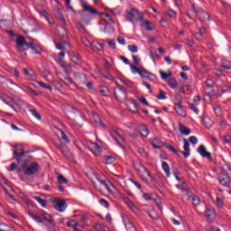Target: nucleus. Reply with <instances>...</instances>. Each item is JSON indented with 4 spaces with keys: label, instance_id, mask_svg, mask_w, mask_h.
Instances as JSON below:
<instances>
[{
    "label": "nucleus",
    "instance_id": "1",
    "mask_svg": "<svg viewBox=\"0 0 231 231\" xmlns=\"http://www.w3.org/2000/svg\"><path fill=\"white\" fill-rule=\"evenodd\" d=\"M28 215L30 216V217L35 220L36 223H44V219H45V221L48 222L47 224H45V226H47L49 230L59 231V229L57 228V226L55 225V220H53V217H51V215L48 214L47 212L42 211L41 216H39V215H35L32 211H29Z\"/></svg>",
    "mask_w": 231,
    "mask_h": 231
},
{
    "label": "nucleus",
    "instance_id": "2",
    "mask_svg": "<svg viewBox=\"0 0 231 231\" xmlns=\"http://www.w3.org/2000/svg\"><path fill=\"white\" fill-rule=\"evenodd\" d=\"M110 134L117 142L118 145H122L125 142V137H124V133L121 129L112 130Z\"/></svg>",
    "mask_w": 231,
    "mask_h": 231
},
{
    "label": "nucleus",
    "instance_id": "3",
    "mask_svg": "<svg viewBox=\"0 0 231 231\" xmlns=\"http://www.w3.org/2000/svg\"><path fill=\"white\" fill-rule=\"evenodd\" d=\"M114 95L119 102H124L127 98L126 90L118 87L117 88H115Z\"/></svg>",
    "mask_w": 231,
    "mask_h": 231
},
{
    "label": "nucleus",
    "instance_id": "4",
    "mask_svg": "<svg viewBox=\"0 0 231 231\" xmlns=\"http://www.w3.org/2000/svg\"><path fill=\"white\" fill-rule=\"evenodd\" d=\"M30 42H26V39H24V36H19L16 39V50L18 51H24V46H26V48H29Z\"/></svg>",
    "mask_w": 231,
    "mask_h": 231
},
{
    "label": "nucleus",
    "instance_id": "5",
    "mask_svg": "<svg viewBox=\"0 0 231 231\" xmlns=\"http://www.w3.org/2000/svg\"><path fill=\"white\" fill-rule=\"evenodd\" d=\"M39 172V164L37 162H32L24 171L26 176H32V174H37Z\"/></svg>",
    "mask_w": 231,
    "mask_h": 231
},
{
    "label": "nucleus",
    "instance_id": "6",
    "mask_svg": "<svg viewBox=\"0 0 231 231\" xmlns=\"http://www.w3.org/2000/svg\"><path fill=\"white\" fill-rule=\"evenodd\" d=\"M116 84L119 88L125 89V91H126V88H133V83L124 79H117Z\"/></svg>",
    "mask_w": 231,
    "mask_h": 231
},
{
    "label": "nucleus",
    "instance_id": "7",
    "mask_svg": "<svg viewBox=\"0 0 231 231\" xmlns=\"http://www.w3.org/2000/svg\"><path fill=\"white\" fill-rule=\"evenodd\" d=\"M26 154H28V152H18L17 150H14L13 158L16 160L18 163H21V162H26V159H25Z\"/></svg>",
    "mask_w": 231,
    "mask_h": 231
},
{
    "label": "nucleus",
    "instance_id": "8",
    "mask_svg": "<svg viewBox=\"0 0 231 231\" xmlns=\"http://www.w3.org/2000/svg\"><path fill=\"white\" fill-rule=\"evenodd\" d=\"M174 110L176 111L177 115L179 116H183V118H186L187 116V111H185V106L181 105V103H174Z\"/></svg>",
    "mask_w": 231,
    "mask_h": 231
},
{
    "label": "nucleus",
    "instance_id": "9",
    "mask_svg": "<svg viewBox=\"0 0 231 231\" xmlns=\"http://www.w3.org/2000/svg\"><path fill=\"white\" fill-rule=\"evenodd\" d=\"M89 150L95 156H100L102 146L98 145L97 143H90Z\"/></svg>",
    "mask_w": 231,
    "mask_h": 231
},
{
    "label": "nucleus",
    "instance_id": "10",
    "mask_svg": "<svg viewBox=\"0 0 231 231\" xmlns=\"http://www.w3.org/2000/svg\"><path fill=\"white\" fill-rule=\"evenodd\" d=\"M198 152L202 156V158H208V160H212V154L207 151L205 145L201 144L198 148Z\"/></svg>",
    "mask_w": 231,
    "mask_h": 231
},
{
    "label": "nucleus",
    "instance_id": "11",
    "mask_svg": "<svg viewBox=\"0 0 231 231\" xmlns=\"http://www.w3.org/2000/svg\"><path fill=\"white\" fill-rule=\"evenodd\" d=\"M99 185L100 186L96 187V189H97L99 192H102V187L103 189H107L108 192H111V187H113V184H111V182L107 180H99Z\"/></svg>",
    "mask_w": 231,
    "mask_h": 231
},
{
    "label": "nucleus",
    "instance_id": "12",
    "mask_svg": "<svg viewBox=\"0 0 231 231\" xmlns=\"http://www.w3.org/2000/svg\"><path fill=\"white\" fill-rule=\"evenodd\" d=\"M0 185L3 187L4 190H5L6 194H8L10 190H14V189L8 184V180L5 177H0Z\"/></svg>",
    "mask_w": 231,
    "mask_h": 231
},
{
    "label": "nucleus",
    "instance_id": "13",
    "mask_svg": "<svg viewBox=\"0 0 231 231\" xmlns=\"http://www.w3.org/2000/svg\"><path fill=\"white\" fill-rule=\"evenodd\" d=\"M218 180L223 187H228V185H230V177H228L226 174L221 173L218 177Z\"/></svg>",
    "mask_w": 231,
    "mask_h": 231
},
{
    "label": "nucleus",
    "instance_id": "14",
    "mask_svg": "<svg viewBox=\"0 0 231 231\" xmlns=\"http://www.w3.org/2000/svg\"><path fill=\"white\" fill-rule=\"evenodd\" d=\"M57 75H58V79H60V80H61L65 86H68L69 88V86L73 84V79H71V77L69 76L62 77V74H60V73H58Z\"/></svg>",
    "mask_w": 231,
    "mask_h": 231
},
{
    "label": "nucleus",
    "instance_id": "15",
    "mask_svg": "<svg viewBox=\"0 0 231 231\" xmlns=\"http://www.w3.org/2000/svg\"><path fill=\"white\" fill-rule=\"evenodd\" d=\"M57 149H59V151H60V152H62L63 156H65V158H71V152L69 150H68V148H66V146L62 145V144H56Z\"/></svg>",
    "mask_w": 231,
    "mask_h": 231
},
{
    "label": "nucleus",
    "instance_id": "16",
    "mask_svg": "<svg viewBox=\"0 0 231 231\" xmlns=\"http://www.w3.org/2000/svg\"><path fill=\"white\" fill-rule=\"evenodd\" d=\"M66 207H68V204H66V201L64 200H58L54 205V208L59 212H64L66 210Z\"/></svg>",
    "mask_w": 231,
    "mask_h": 231
},
{
    "label": "nucleus",
    "instance_id": "17",
    "mask_svg": "<svg viewBox=\"0 0 231 231\" xmlns=\"http://www.w3.org/2000/svg\"><path fill=\"white\" fill-rule=\"evenodd\" d=\"M183 143L185 152H181V154H183L184 158H189V156H190V144L187 139H183Z\"/></svg>",
    "mask_w": 231,
    "mask_h": 231
},
{
    "label": "nucleus",
    "instance_id": "18",
    "mask_svg": "<svg viewBox=\"0 0 231 231\" xmlns=\"http://www.w3.org/2000/svg\"><path fill=\"white\" fill-rule=\"evenodd\" d=\"M137 15L138 9H131L126 15V19L127 21H130V23H133L134 21V17H136Z\"/></svg>",
    "mask_w": 231,
    "mask_h": 231
},
{
    "label": "nucleus",
    "instance_id": "19",
    "mask_svg": "<svg viewBox=\"0 0 231 231\" xmlns=\"http://www.w3.org/2000/svg\"><path fill=\"white\" fill-rule=\"evenodd\" d=\"M24 104V101L19 99V98H14V101L13 102V108L16 111L19 112L21 111L22 106Z\"/></svg>",
    "mask_w": 231,
    "mask_h": 231
},
{
    "label": "nucleus",
    "instance_id": "20",
    "mask_svg": "<svg viewBox=\"0 0 231 231\" xmlns=\"http://www.w3.org/2000/svg\"><path fill=\"white\" fill-rule=\"evenodd\" d=\"M82 7L84 12H88V14H91L92 15H98V11L97 9L88 5L87 4H82Z\"/></svg>",
    "mask_w": 231,
    "mask_h": 231
},
{
    "label": "nucleus",
    "instance_id": "21",
    "mask_svg": "<svg viewBox=\"0 0 231 231\" xmlns=\"http://www.w3.org/2000/svg\"><path fill=\"white\" fill-rule=\"evenodd\" d=\"M31 50H32L33 53L36 54H41L42 53V48H41V46L33 43V42H29V47Z\"/></svg>",
    "mask_w": 231,
    "mask_h": 231
},
{
    "label": "nucleus",
    "instance_id": "22",
    "mask_svg": "<svg viewBox=\"0 0 231 231\" xmlns=\"http://www.w3.org/2000/svg\"><path fill=\"white\" fill-rule=\"evenodd\" d=\"M129 111H132V113H138V104H136L135 101H130L126 104Z\"/></svg>",
    "mask_w": 231,
    "mask_h": 231
},
{
    "label": "nucleus",
    "instance_id": "23",
    "mask_svg": "<svg viewBox=\"0 0 231 231\" xmlns=\"http://www.w3.org/2000/svg\"><path fill=\"white\" fill-rule=\"evenodd\" d=\"M206 216L208 217V219H214V217H216V209L210 207H207Z\"/></svg>",
    "mask_w": 231,
    "mask_h": 231
},
{
    "label": "nucleus",
    "instance_id": "24",
    "mask_svg": "<svg viewBox=\"0 0 231 231\" xmlns=\"http://www.w3.org/2000/svg\"><path fill=\"white\" fill-rule=\"evenodd\" d=\"M199 19L201 21V23H207V21H209L210 19V14L203 11L200 14H199Z\"/></svg>",
    "mask_w": 231,
    "mask_h": 231
},
{
    "label": "nucleus",
    "instance_id": "25",
    "mask_svg": "<svg viewBox=\"0 0 231 231\" xmlns=\"http://www.w3.org/2000/svg\"><path fill=\"white\" fill-rule=\"evenodd\" d=\"M162 168L164 171L167 178H171V166L166 162H162Z\"/></svg>",
    "mask_w": 231,
    "mask_h": 231
},
{
    "label": "nucleus",
    "instance_id": "26",
    "mask_svg": "<svg viewBox=\"0 0 231 231\" xmlns=\"http://www.w3.org/2000/svg\"><path fill=\"white\" fill-rule=\"evenodd\" d=\"M179 131L181 133V134H184L185 136H189V134H190V129H189L182 124L179 125Z\"/></svg>",
    "mask_w": 231,
    "mask_h": 231
},
{
    "label": "nucleus",
    "instance_id": "27",
    "mask_svg": "<svg viewBox=\"0 0 231 231\" xmlns=\"http://www.w3.org/2000/svg\"><path fill=\"white\" fill-rule=\"evenodd\" d=\"M138 75H140L142 79H151V77H152V74L149 73L144 69H140Z\"/></svg>",
    "mask_w": 231,
    "mask_h": 231
},
{
    "label": "nucleus",
    "instance_id": "28",
    "mask_svg": "<svg viewBox=\"0 0 231 231\" xmlns=\"http://www.w3.org/2000/svg\"><path fill=\"white\" fill-rule=\"evenodd\" d=\"M122 219L125 223L126 228H133V223H131V219L126 215L122 216Z\"/></svg>",
    "mask_w": 231,
    "mask_h": 231
},
{
    "label": "nucleus",
    "instance_id": "29",
    "mask_svg": "<svg viewBox=\"0 0 231 231\" xmlns=\"http://www.w3.org/2000/svg\"><path fill=\"white\" fill-rule=\"evenodd\" d=\"M1 100H3L5 104H7V106H10V107H13L14 101L15 100V98L10 97H1Z\"/></svg>",
    "mask_w": 231,
    "mask_h": 231
},
{
    "label": "nucleus",
    "instance_id": "30",
    "mask_svg": "<svg viewBox=\"0 0 231 231\" xmlns=\"http://www.w3.org/2000/svg\"><path fill=\"white\" fill-rule=\"evenodd\" d=\"M41 15H42V17H44V19H46V21H48V23H50V24H53V18H51V16H50V14H48V12H46V11H41Z\"/></svg>",
    "mask_w": 231,
    "mask_h": 231
},
{
    "label": "nucleus",
    "instance_id": "31",
    "mask_svg": "<svg viewBox=\"0 0 231 231\" xmlns=\"http://www.w3.org/2000/svg\"><path fill=\"white\" fill-rule=\"evenodd\" d=\"M168 86H170L171 89H176V88H178V81L174 78H170L168 79Z\"/></svg>",
    "mask_w": 231,
    "mask_h": 231
},
{
    "label": "nucleus",
    "instance_id": "32",
    "mask_svg": "<svg viewBox=\"0 0 231 231\" xmlns=\"http://www.w3.org/2000/svg\"><path fill=\"white\" fill-rule=\"evenodd\" d=\"M148 215L150 216V217L152 219H155V220H158L160 219V215L158 214V212H156V210L154 209H152L148 212Z\"/></svg>",
    "mask_w": 231,
    "mask_h": 231
},
{
    "label": "nucleus",
    "instance_id": "33",
    "mask_svg": "<svg viewBox=\"0 0 231 231\" xmlns=\"http://www.w3.org/2000/svg\"><path fill=\"white\" fill-rule=\"evenodd\" d=\"M165 14H166L167 17H170V19H176V17L178 15L177 13L172 9L167 10Z\"/></svg>",
    "mask_w": 231,
    "mask_h": 231
},
{
    "label": "nucleus",
    "instance_id": "34",
    "mask_svg": "<svg viewBox=\"0 0 231 231\" xmlns=\"http://www.w3.org/2000/svg\"><path fill=\"white\" fill-rule=\"evenodd\" d=\"M163 145L166 149H168V151H171L174 154H179L180 151H178L176 148H173L172 145H171L167 143H165Z\"/></svg>",
    "mask_w": 231,
    "mask_h": 231
},
{
    "label": "nucleus",
    "instance_id": "35",
    "mask_svg": "<svg viewBox=\"0 0 231 231\" xmlns=\"http://www.w3.org/2000/svg\"><path fill=\"white\" fill-rule=\"evenodd\" d=\"M140 134L143 135V138H147V136H149V130L145 126H141Z\"/></svg>",
    "mask_w": 231,
    "mask_h": 231
},
{
    "label": "nucleus",
    "instance_id": "36",
    "mask_svg": "<svg viewBox=\"0 0 231 231\" xmlns=\"http://www.w3.org/2000/svg\"><path fill=\"white\" fill-rule=\"evenodd\" d=\"M202 122H203L204 125H205L208 129H209V127H212V120H210V118H208V117H204V118L202 119Z\"/></svg>",
    "mask_w": 231,
    "mask_h": 231
},
{
    "label": "nucleus",
    "instance_id": "37",
    "mask_svg": "<svg viewBox=\"0 0 231 231\" xmlns=\"http://www.w3.org/2000/svg\"><path fill=\"white\" fill-rule=\"evenodd\" d=\"M93 117L96 124H97L99 127H106V125H103L102 120H100V116H98V115L94 114Z\"/></svg>",
    "mask_w": 231,
    "mask_h": 231
},
{
    "label": "nucleus",
    "instance_id": "38",
    "mask_svg": "<svg viewBox=\"0 0 231 231\" xmlns=\"http://www.w3.org/2000/svg\"><path fill=\"white\" fill-rule=\"evenodd\" d=\"M81 42L84 46H87V48H91L93 46V43H91L87 37H83Z\"/></svg>",
    "mask_w": 231,
    "mask_h": 231
},
{
    "label": "nucleus",
    "instance_id": "39",
    "mask_svg": "<svg viewBox=\"0 0 231 231\" xmlns=\"http://www.w3.org/2000/svg\"><path fill=\"white\" fill-rule=\"evenodd\" d=\"M58 183H60V185H66V183H68V180L64 176L59 175Z\"/></svg>",
    "mask_w": 231,
    "mask_h": 231
},
{
    "label": "nucleus",
    "instance_id": "40",
    "mask_svg": "<svg viewBox=\"0 0 231 231\" xmlns=\"http://www.w3.org/2000/svg\"><path fill=\"white\" fill-rule=\"evenodd\" d=\"M58 35L60 37H61V39H65L66 38V29H64L63 27H60L59 30H58Z\"/></svg>",
    "mask_w": 231,
    "mask_h": 231
},
{
    "label": "nucleus",
    "instance_id": "41",
    "mask_svg": "<svg viewBox=\"0 0 231 231\" xmlns=\"http://www.w3.org/2000/svg\"><path fill=\"white\" fill-rule=\"evenodd\" d=\"M144 26L148 32H152V30H154V27H152V23L150 21H144Z\"/></svg>",
    "mask_w": 231,
    "mask_h": 231
},
{
    "label": "nucleus",
    "instance_id": "42",
    "mask_svg": "<svg viewBox=\"0 0 231 231\" xmlns=\"http://www.w3.org/2000/svg\"><path fill=\"white\" fill-rule=\"evenodd\" d=\"M156 98H158V100H165V98H167V95L165 94V91L160 90L159 95L156 96Z\"/></svg>",
    "mask_w": 231,
    "mask_h": 231
},
{
    "label": "nucleus",
    "instance_id": "43",
    "mask_svg": "<svg viewBox=\"0 0 231 231\" xmlns=\"http://www.w3.org/2000/svg\"><path fill=\"white\" fill-rule=\"evenodd\" d=\"M199 203H201V199H199V197H198V196H193V197H192V204H193L195 207H198V205H199Z\"/></svg>",
    "mask_w": 231,
    "mask_h": 231
},
{
    "label": "nucleus",
    "instance_id": "44",
    "mask_svg": "<svg viewBox=\"0 0 231 231\" xmlns=\"http://www.w3.org/2000/svg\"><path fill=\"white\" fill-rule=\"evenodd\" d=\"M37 83L39 84V86H41V88H44L45 89H49L50 91H51V86L50 84H46L42 81H37Z\"/></svg>",
    "mask_w": 231,
    "mask_h": 231
},
{
    "label": "nucleus",
    "instance_id": "45",
    "mask_svg": "<svg viewBox=\"0 0 231 231\" xmlns=\"http://www.w3.org/2000/svg\"><path fill=\"white\" fill-rule=\"evenodd\" d=\"M33 199L38 201V203H40V205H42V207H46V200H44L41 197H33Z\"/></svg>",
    "mask_w": 231,
    "mask_h": 231
},
{
    "label": "nucleus",
    "instance_id": "46",
    "mask_svg": "<svg viewBox=\"0 0 231 231\" xmlns=\"http://www.w3.org/2000/svg\"><path fill=\"white\" fill-rule=\"evenodd\" d=\"M192 8H193V12H195L198 15V17L201 14V13L203 12V9H201V7H198L195 5H192Z\"/></svg>",
    "mask_w": 231,
    "mask_h": 231
},
{
    "label": "nucleus",
    "instance_id": "47",
    "mask_svg": "<svg viewBox=\"0 0 231 231\" xmlns=\"http://www.w3.org/2000/svg\"><path fill=\"white\" fill-rule=\"evenodd\" d=\"M105 159H106L105 163L106 165H111V163H114V162H115V157H113V156H106V157H105Z\"/></svg>",
    "mask_w": 231,
    "mask_h": 231
},
{
    "label": "nucleus",
    "instance_id": "48",
    "mask_svg": "<svg viewBox=\"0 0 231 231\" xmlns=\"http://www.w3.org/2000/svg\"><path fill=\"white\" fill-rule=\"evenodd\" d=\"M31 114L32 115V116H34L35 118H37V120H41V116L39 114V112H37V110L35 109H31L30 110Z\"/></svg>",
    "mask_w": 231,
    "mask_h": 231
},
{
    "label": "nucleus",
    "instance_id": "49",
    "mask_svg": "<svg viewBox=\"0 0 231 231\" xmlns=\"http://www.w3.org/2000/svg\"><path fill=\"white\" fill-rule=\"evenodd\" d=\"M138 152L139 154H141V156H143V158H147V156H149V154L147 153V152H145V149L143 148H138Z\"/></svg>",
    "mask_w": 231,
    "mask_h": 231
},
{
    "label": "nucleus",
    "instance_id": "50",
    "mask_svg": "<svg viewBox=\"0 0 231 231\" xmlns=\"http://www.w3.org/2000/svg\"><path fill=\"white\" fill-rule=\"evenodd\" d=\"M63 69H64L66 75H69V73H71V71H73V69L71 68V65H69V64H67Z\"/></svg>",
    "mask_w": 231,
    "mask_h": 231
},
{
    "label": "nucleus",
    "instance_id": "51",
    "mask_svg": "<svg viewBox=\"0 0 231 231\" xmlns=\"http://www.w3.org/2000/svg\"><path fill=\"white\" fill-rule=\"evenodd\" d=\"M100 205H102V207H105V208H109V202H107V200H106L105 199H101L99 200Z\"/></svg>",
    "mask_w": 231,
    "mask_h": 231
},
{
    "label": "nucleus",
    "instance_id": "52",
    "mask_svg": "<svg viewBox=\"0 0 231 231\" xmlns=\"http://www.w3.org/2000/svg\"><path fill=\"white\" fill-rule=\"evenodd\" d=\"M128 50L132 51V53H137L138 52V46L136 45H129Z\"/></svg>",
    "mask_w": 231,
    "mask_h": 231
},
{
    "label": "nucleus",
    "instance_id": "53",
    "mask_svg": "<svg viewBox=\"0 0 231 231\" xmlns=\"http://www.w3.org/2000/svg\"><path fill=\"white\" fill-rule=\"evenodd\" d=\"M189 109H191V111H194L195 115H199V109L196 107V105L189 104Z\"/></svg>",
    "mask_w": 231,
    "mask_h": 231
},
{
    "label": "nucleus",
    "instance_id": "54",
    "mask_svg": "<svg viewBox=\"0 0 231 231\" xmlns=\"http://www.w3.org/2000/svg\"><path fill=\"white\" fill-rule=\"evenodd\" d=\"M161 77L162 79V80H167V79H169L171 77V73H165L163 71H160Z\"/></svg>",
    "mask_w": 231,
    "mask_h": 231
},
{
    "label": "nucleus",
    "instance_id": "55",
    "mask_svg": "<svg viewBox=\"0 0 231 231\" xmlns=\"http://www.w3.org/2000/svg\"><path fill=\"white\" fill-rule=\"evenodd\" d=\"M55 46L57 50H64L66 46L64 45V42H55Z\"/></svg>",
    "mask_w": 231,
    "mask_h": 231
},
{
    "label": "nucleus",
    "instance_id": "56",
    "mask_svg": "<svg viewBox=\"0 0 231 231\" xmlns=\"http://www.w3.org/2000/svg\"><path fill=\"white\" fill-rule=\"evenodd\" d=\"M140 167L143 170V174H145V176H148L149 178H151V172L147 170V168H145V166H143V165H140Z\"/></svg>",
    "mask_w": 231,
    "mask_h": 231
},
{
    "label": "nucleus",
    "instance_id": "57",
    "mask_svg": "<svg viewBox=\"0 0 231 231\" xmlns=\"http://www.w3.org/2000/svg\"><path fill=\"white\" fill-rule=\"evenodd\" d=\"M92 48H97V50H102V48H104L102 46V43H99V42H92Z\"/></svg>",
    "mask_w": 231,
    "mask_h": 231
},
{
    "label": "nucleus",
    "instance_id": "58",
    "mask_svg": "<svg viewBox=\"0 0 231 231\" xmlns=\"http://www.w3.org/2000/svg\"><path fill=\"white\" fill-rule=\"evenodd\" d=\"M139 101L141 102V104H143V106H149V102L147 101V99L143 96H142L140 97Z\"/></svg>",
    "mask_w": 231,
    "mask_h": 231
},
{
    "label": "nucleus",
    "instance_id": "59",
    "mask_svg": "<svg viewBox=\"0 0 231 231\" xmlns=\"http://www.w3.org/2000/svg\"><path fill=\"white\" fill-rule=\"evenodd\" d=\"M23 75H25V77H27V79H32V72H30V70H28V69H23Z\"/></svg>",
    "mask_w": 231,
    "mask_h": 231
},
{
    "label": "nucleus",
    "instance_id": "60",
    "mask_svg": "<svg viewBox=\"0 0 231 231\" xmlns=\"http://www.w3.org/2000/svg\"><path fill=\"white\" fill-rule=\"evenodd\" d=\"M109 12H111V14L114 15H120V10L118 8L109 9Z\"/></svg>",
    "mask_w": 231,
    "mask_h": 231
},
{
    "label": "nucleus",
    "instance_id": "61",
    "mask_svg": "<svg viewBox=\"0 0 231 231\" xmlns=\"http://www.w3.org/2000/svg\"><path fill=\"white\" fill-rule=\"evenodd\" d=\"M206 86H208V88H214V80L207 79Z\"/></svg>",
    "mask_w": 231,
    "mask_h": 231
},
{
    "label": "nucleus",
    "instance_id": "62",
    "mask_svg": "<svg viewBox=\"0 0 231 231\" xmlns=\"http://www.w3.org/2000/svg\"><path fill=\"white\" fill-rule=\"evenodd\" d=\"M130 68H131L133 73H139V71H140V69H138V68H137L136 66H134V65H130Z\"/></svg>",
    "mask_w": 231,
    "mask_h": 231
},
{
    "label": "nucleus",
    "instance_id": "63",
    "mask_svg": "<svg viewBox=\"0 0 231 231\" xmlns=\"http://www.w3.org/2000/svg\"><path fill=\"white\" fill-rule=\"evenodd\" d=\"M77 225H78L77 221H75V220H70V221L67 222V226H74V227H76Z\"/></svg>",
    "mask_w": 231,
    "mask_h": 231
},
{
    "label": "nucleus",
    "instance_id": "64",
    "mask_svg": "<svg viewBox=\"0 0 231 231\" xmlns=\"http://www.w3.org/2000/svg\"><path fill=\"white\" fill-rule=\"evenodd\" d=\"M189 142L190 143H193V145H196V143H198V138L196 136H190Z\"/></svg>",
    "mask_w": 231,
    "mask_h": 231
}]
</instances>
